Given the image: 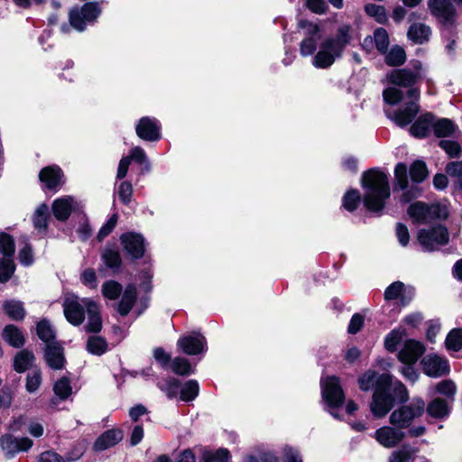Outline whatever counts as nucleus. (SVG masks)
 I'll use <instances>...</instances> for the list:
<instances>
[{
    "instance_id": "f257e3e1",
    "label": "nucleus",
    "mask_w": 462,
    "mask_h": 462,
    "mask_svg": "<svg viewBox=\"0 0 462 462\" xmlns=\"http://www.w3.org/2000/svg\"><path fill=\"white\" fill-rule=\"evenodd\" d=\"M62 307L64 316L71 325L79 326L86 319L85 330L87 332L97 333L102 329L100 305L93 299L67 294Z\"/></svg>"
},
{
    "instance_id": "f03ea898",
    "label": "nucleus",
    "mask_w": 462,
    "mask_h": 462,
    "mask_svg": "<svg viewBox=\"0 0 462 462\" xmlns=\"http://www.w3.org/2000/svg\"><path fill=\"white\" fill-rule=\"evenodd\" d=\"M409 398L407 388L400 381H393L392 375L383 374L376 381L371 402L374 416L382 418L393 407L395 401L405 402Z\"/></svg>"
},
{
    "instance_id": "7ed1b4c3",
    "label": "nucleus",
    "mask_w": 462,
    "mask_h": 462,
    "mask_svg": "<svg viewBox=\"0 0 462 462\" xmlns=\"http://www.w3.org/2000/svg\"><path fill=\"white\" fill-rule=\"evenodd\" d=\"M362 187L365 208L372 212L381 211L391 194L387 175L380 171H368L363 175Z\"/></svg>"
},
{
    "instance_id": "20e7f679",
    "label": "nucleus",
    "mask_w": 462,
    "mask_h": 462,
    "mask_svg": "<svg viewBox=\"0 0 462 462\" xmlns=\"http://www.w3.org/2000/svg\"><path fill=\"white\" fill-rule=\"evenodd\" d=\"M350 38V26H340L336 37H328L320 42L317 53L312 58V65L323 69L331 67L342 56Z\"/></svg>"
},
{
    "instance_id": "39448f33",
    "label": "nucleus",
    "mask_w": 462,
    "mask_h": 462,
    "mask_svg": "<svg viewBox=\"0 0 462 462\" xmlns=\"http://www.w3.org/2000/svg\"><path fill=\"white\" fill-rule=\"evenodd\" d=\"M407 97L409 101L405 103V106L403 107H401L397 110H393L392 108L384 109L387 117L401 127L408 125L414 119V117L417 116L419 112V89L411 88L407 93Z\"/></svg>"
},
{
    "instance_id": "423d86ee",
    "label": "nucleus",
    "mask_w": 462,
    "mask_h": 462,
    "mask_svg": "<svg viewBox=\"0 0 462 462\" xmlns=\"http://www.w3.org/2000/svg\"><path fill=\"white\" fill-rule=\"evenodd\" d=\"M425 411V402L421 398H414L408 405H402L393 411L390 415V423L393 426L404 430L411 426L412 421L420 418Z\"/></svg>"
},
{
    "instance_id": "0eeeda50",
    "label": "nucleus",
    "mask_w": 462,
    "mask_h": 462,
    "mask_svg": "<svg viewBox=\"0 0 462 462\" xmlns=\"http://www.w3.org/2000/svg\"><path fill=\"white\" fill-rule=\"evenodd\" d=\"M101 8L97 3H86L81 7L75 6L69 13L70 25L79 32H83L88 23H93L99 14Z\"/></svg>"
},
{
    "instance_id": "6e6552de",
    "label": "nucleus",
    "mask_w": 462,
    "mask_h": 462,
    "mask_svg": "<svg viewBox=\"0 0 462 462\" xmlns=\"http://www.w3.org/2000/svg\"><path fill=\"white\" fill-rule=\"evenodd\" d=\"M408 215L415 223H427L435 218L448 217V209L444 204L427 206L422 202H415L409 207Z\"/></svg>"
},
{
    "instance_id": "1a4fd4ad",
    "label": "nucleus",
    "mask_w": 462,
    "mask_h": 462,
    "mask_svg": "<svg viewBox=\"0 0 462 462\" xmlns=\"http://www.w3.org/2000/svg\"><path fill=\"white\" fill-rule=\"evenodd\" d=\"M320 384L323 401L329 408H337L343 404L345 395L337 377L322 378Z\"/></svg>"
},
{
    "instance_id": "9d476101",
    "label": "nucleus",
    "mask_w": 462,
    "mask_h": 462,
    "mask_svg": "<svg viewBox=\"0 0 462 462\" xmlns=\"http://www.w3.org/2000/svg\"><path fill=\"white\" fill-rule=\"evenodd\" d=\"M423 76L422 64L420 61H416L412 65V69H394L387 78L393 85L409 88L413 86L419 79H422Z\"/></svg>"
},
{
    "instance_id": "9b49d317",
    "label": "nucleus",
    "mask_w": 462,
    "mask_h": 462,
    "mask_svg": "<svg viewBox=\"0 0 462 462\" xmlns=\"http://www.w3.org/2000/svg\"><path fill=\"white\" fill-rule=\"evenodd\" d=\"M418 240L424 250L433 251L439 245L448 243V230L442 226H438L428 230L422 229L418 234Z\"/></svg>"
},
{
    "instance_id": "f8f14e48",
    "label": "nucleus",
    "mask_w": 462,
    "mask_h": 462,
    "mask_svg": "<svg viewBox=\"0 0 462 462\" xmlns=\"http://www.w3.org/2000/svg\"><path fill=\"white\" fill-rule=\"evenodd\" d=\"M300 26L305 30V37L300 45V55L303 57L313 55L319 40V27L318 24L307 21H300Z\"/></svg>"
},
{
    "instance_id": "ddd939ff",
    "label": "nucleus",
    "mask_w": 462,
    "mask_h": 462,
    "mask_svg": "<svg viewBox=\"0 0 462 462\" xmlns=\"http://www.w3.org/2000/svg\"><path fill=\"white\" fill-rule=\"evenodd\" d=\"M177 346L185 354L196 356L207 351V340L199 332H192L179 338Z\"/></svg>"
},
{
    "instance_id": "4468645a",
    "label": "nucleus",
    "mask_w": 462,
    "mask_h": 462,
    "mask_svg": "<svg viewBox=\"0 0 462 462\" xmlns=\"http://www.w3.org/2000/svg\"><path fill=\"white\" fill-rule=\"evenodd\" d=\"M420 365L425 374L430 377H440L449 373V365L447 359L437 354L425 356Z\"/></svg>"
},
{
    "instance_id": "2eb2a0df",
    "label": "nucleus",
    "mask_w": 462,
    "mask_h": 462,
    "mask_svg": "<svg viewBox=\"0 0 462 462\" xmlns=\"http://www.w3.org/2000/svg\"><path fill=\"white\" fill-rule=\"evenodd\" d=\"M135 132L139 138L148 142H156L162 138L161 124L154 117H142L136 124Z\"/></svg>"
},
{
    "instance_id": "dca6fc26",
    "label": "nucleus",
    "mask_w": 462,
    "mask_h": 462,
    "mask_svg": "<svg viewBox=\"0 0 462 462\" xmlns=\"http://www.w3.org/2000/svg\"><path fill=\"white\" fill-rule=\"evenodd\" d=\"M405 437L403 430L398 427L383 426L374 432L375 439L384 448L397 446Z\"/></svg>"
},
{
    "instance_id": "f3484780",
    "label": "nucleus",
    "mask_w": 462,
    "mask_h": 462,
    "mask_svg": "<svg viewBox=\"0 0 462 462\" xmlns=\"http://www.w3.org/2000/svg\"><path fill=\"white\" fill-rule=\"evenodd\" d=\"M2 450L13 457L20 451H27L32 446V440L29 438H15L11 434H5L0 438Z\"/></svg>"
},
{
    "instance_id": "a211bd4d",
    "label": "nucleus",
    "mask_w": 462,
    "mask_h": 462,
    "mask_svg": "<svg viewBox=\"0 0 462 462\" xmlns=\"http://www.w3.org/2000/svg\"><path fill=\"white\" fill-rule=\"evenodd\" d=\"M426 348L422 343L408 339L398 353V359L405 365H414L424 354Z\"/></svg>"
},
{
    "instance_id": "6ab92c4d",
    "label": "nucleus",
    "mask_w": 462,
    "mask_h": 462,
    "mask_svg": "<svg viewBox=\"0 0 462 462\" xmlns=\"http://www.w3.org/2000/svg\"><path fill=\"white\" fill-rule=\"evenodd\" d=\"M121 243L125 251L133 258H141L144 254V239L135 233H126L121 236Z\"/></svg>"
},
{
    "instance_id": "aec40b11",
    "label": "nucleus",
    "mask_w": 462,
    "mask_h": 462,
    "mask_svg": "<svg viewBox=\"0 0 462 462\" xmlns=\"http://www.w3.org/2000/svg\"><path fill=\"white\" fill-rule=\"evenodd\" d=\"M78 203L70 196H62L53 200L51 209L53 216L59 221L67 220L71 212L77 208Z\"/></svg>"
},
{
    "instance_id": "412c9836",
    "label": "nucleus",
    "mask_w": 462,
    "mask_h": 462,
    "mask_svg": "<svg viewBox=\"0 0 462 462\" xmlns=\"http://www.w3.org/2000/svg\"><path fill=\"white\" fill-rule=\"evenodd\" d=\"M430 13L438 19L448 23L455 14V9L449 0H429Z\"/></svg>"
},
{
    "instance_id": "4be33fe9",
    "label": "nucleus",
    "mask_w": 462,
    "mask_h": 462,
    "mask_svg": "<svg viewBox=\"0 0 462 462\" xmlns=\"http://www.w3.org/2000/svg\"><path fill=\"white\" fill-rule=\"evenodd\" d=\"M44 357L48 365L52 369L63 368L65 363L63 347L58 342L46 346Z\"/></svg>"
},
{
    "instance_id": "5701e85b",
    "label": "nucleus",
    "mask_w": 462,
    "mask_h": 462,
    "mask_svg": "<svg viewBox=\"0 0 462 462\" xmlns=\"http://www.w3.org/2000/svg\"><path fill=\"white\" fill-rule=\"evenodd\" d=\"M39 178L45 186L50 189H57L63 184V174L60 168L57 166H48L43 168Z\"/></svg>"
},
{
    "instance_id": "b1692460",
    "label": "nucleus",
    "mask_w": 462,
    "mask_h": 462,
    "mask_svg": "<svg viewBox=\"0 0 462 462\" xmlns=\"http://www.w3.org/2000/svg\"><path fill=\"white\" fill-rule=\"evenodd\" d=\"M434 116L430 113L420 116L411 126V134L415 137H425L432 130Z\"/></svg>"
},
{
    "instance_id": "393cba45",
    "label": "nucleus",
    "mask_w": 462,
    "mask_h": 462,
    "mask_svg": "<svg viewBox=\"0 0 462 462\" xmlns=\"http://www.w3.org/2000/svg\"><path fill=\"white\" fill-rule=\"evenodd\" d=\"M137 298L136 287L129 284L125 289L122 298L117 305V311L122 316H126L132 310Z\"/></svg>"
},
{
    "instance_id": "a878e982",
    "label": "nucleus",
    "mask_w": 462,
    "mask_h": 462,
    "mask_svg": "<svg viewBox=\"0 0 462 462\" xmlns=\"http://www.w3.org/2000/svg\"><path fill=\"white\" fill-rule=\"evenodd\" d=\"M123 439L121 430H110L104 432L95 442L96 450H105L115 446Z\"/></svg>"
},
{
    "instance_id": "bb28decb",
    "label": "nucleus",
    "mask_w": 462,
    "mask_h": 462,
    "mask_svg": "<svg viewBox=\"0 0 462 462\" xmlns=\"http://www.w3.org/2000/svg\"><path fill=\"white\" fill-rule=\"evenodd\" d=\"M430 28L424 23H414L408 31V38L416 44H423L429 41Z\"/></svg>"
},
{
    "instance_id": "cd10ccee",
    "label": "nucleus",
    "mask_w": 462,
    "mask_h": 462,
    "mask_svg": "<svg viewBox=\"0 0 462 462\" xmlns=\"http://www.w3.org/2000/svg\"><path fill=\"white\" fill-rule=\"evenodd\" d=\"M432 130L437 137H447L452 135L456 131V125L448 118H433Z\"/></svg>"
},
{
    "instance_id": "c85d7f7f",
    "label": "nucleus",
    "mask_w": 462,
    "mask_h": 462,
    "mask_svg": "<svg viewBox=\"0 0 462 462\" xmlns=\"http://www.w3.org/2000/svg\"><path fill=\"white\" fill-rule=\"evenodd\" d=\"M49 207L46 204H41L34 211L32 220L35 229L40 232H45L48 226Z\"/></svg>"
},
{
    "instance_id": "c756f323",
    "label": "nucleus",
    "mask_w": 462,
    "mask_h": 462,
    "mask_svg": "<svg viewBox=\"0 0 462 462\" xmlns=\"http://www.w3.org/2000/svg\"><path fill=\"white\" fill-rule=\"evenodd\" d=\"M5 313L12 319L21 320L25 316V310L22 301L10 300L4 303Z\"/></svg>"
},
{
    "instance_id": "7c9ffc66",
    "label": "nucleus",
    "mask_w": 462,
    "mask_h": 462,
    "mask_svg": "<svg viewBox=\"0 0 462 462\" xmlns=\"http://www.w3.org/2000/svg\"><path fill=\"white\" fill-rule=\"evenodd\" d=\"M5 340L14 347H20L24 344V337L19 328L14 325H8L3 331Z\"/></svg>"
},
{
    "instance_id": "2f4dec72",
    "label": "nucleus",
    "mask_w": 462,
    "mask_h": 462,
    "mask_svg": "<svg viewBox=\"0 0 462 462\" xmlns=\"http://www.w3.org/2000/svg\"><path fill=\"white\" fill-rule=\"evenodd\" d=\"M428 413L435 418H444L449 412V404L447 401L436 398L427 407Z\"/></svg>"
},
{
    "instance_id": "473e14b6",
    "label": "nucleus",
    "mask_w": 462,
    "mask_h": 462,
    "mask_svg": "<svg viewBox=\"0 0 462 462\" xmlns=\"http://www.w3.org/2000/svg\"><path fill=\"white\" fill-rule=\"evenodd\" d=\"M406 336V331L403 328L399 327L389 332L384 338V346L389 352H395L397 346L402 339Z\"/></svg>"
},
{
    "instance_id": "72a5a7b5",
    "label": "nucleus",
    "mask_w": 462,
    "mask_h": 462,
    "mask_svg": "<svg viewBox=\"0 0 462 462\" xmlns=\"http://www.w3.org/2000/svg\"><path fill=\"white\" fill-rule=\"evenodd\" d=\"M199 383L196 380H189L180 389V399L183 402H191L199 395Z\"/></svg>"
},
{
    "instance_id": "f704fd0d",
    "label": "nucleus",
    "mask_w": 462,
    "mask_h": 462,
    "mask_svg": "<svg viewBox=\"0 0 462 462\" xmlns=\"http://www.w3.org/2000/svg\"><path fill=\"white\" fill-rule=\"evenodd\" d=\"M33 360H34V356L32 355V353H31L27 350H23V351L19 352L14 357V370L18 373L24 372L25 370H27L30 367V365L32 364Z\"/></svg>"
},
{
    "instance_id": "c9c22d12",
    "label": "nucleus",
    "mask_w": 462,
    "mask_h": 462,
    "mask_svg": "<svg viewBox=\"0 0 462 462\" xmlns=\"http://www.w3.org/2000/svg\"><path fill=\"white\" fill-rule=\"evenodd\" d=\"M88 351L96 356H101L107 350V343L100 336H91L87 341Z\"/></svg>"
},
{
    "instance_id": "e433bc0d",
    "label": "nucleus",
    "mask_w": 462,
    "mask_h": 462,
    "mask_svg": "<svg viewBox=\"0 0 462 462\" xmlns=\"http://www.w3.org/2000/svg\"><path fill=\"white\" fill-rule=\"evenodd\" d=\"M406 60V54L404 50L400 46H393L385 54V62L389 66H400Z\"/></svg>"
},
{
    "instance_id": "4c0bfd02",
    "label": "nucleus",
    "mask_w": 462,
    "mask_h": 462,
    "mask_svg": "<svg viewBox=\"0 0 462 462\" xmlns=\"http://www.w3.org/2000/svg\"><path fill=\"white\" fill-rule=\"evenodd\" d=\"M123 291L122 285L116 281H106L102 284L101 291L103 296L110 300L118 299Z\"/></svg>"
},
{
    "instance_id": "58836bf2",
    "label": "nucleus",
    "mask_w": 462,
    "mask_h": 462,
    "mask_svg": "<svg viewBox=\"0 0 462 462\" xmlns=\"http://www.w3.org/2000/svg\"><path fill=\"white\" fill-rule=\"evenodd\" d=\"M159 388L166 393V395L172 399L180 393V383L178 379L168 378L158 383Z\"/></svg>"
},
{
    "instance_id": "ea45409f",
    "label": "nucleus",
    "mask_w": 462,
    "mask_h": 462,
    "mask_svg": "<svg viewBox=\"0 0 462 462\" xmlns=\"http://www.w3.org/2000/svg\"><path fill=\"white\" fill-rule=\"evenodd\" d=\"M173 373L179 375H189L194 373L189 360L184 357H176L172 360L171 365Z\"/></svg>"
},
{
    "instance_id": "a19ab883",
    "label": "nucleus",
    "mask_w": 462,
    "mask_h": 462,
    "mask_svg": "<svg viewBox=\"0 0 462 462\" xmlns=\"http://www.w3.org/2000/svg\"><path fill=\"white\" fill-rule=\"evenodd\" d=\"M36 331L38 337L46 343V346L54 342V331L49 321L41 320L37 324Z\"/></svg>"
},
{
    "instance_id": "79ce46f5",
    "label": "nucleus",
    "mask_w": 462,
    "mask_h": 462,
    "mask_svg": "<svg viewBox=\"0 0 462 462\" xmlns=\"http://www.w3.org/2000/svg\"><path fill=\"white\" fill-rule=\"evenodd\" d=\"M42 382V373L39 369L30 371L26 375L25 389L28 393H35Z\"/></svg>"
},
{
    "instance_id": "37998d69",
    "label": "nucleus",
    "mask_w": 462,
    "mask_h": 462,
    "mask_svg": "<svg viewBox=\"0 0 462 462\" xmlns=\"http://www.w3.org/2000/svg\"><path fill=\"white\" fill-rule=\"evenodd\" d=\"M231 456L227 449L219 448L216 451H205L203 453L204 462H230Z\"/></svg>"
},
{
    "instance_id": "c03bdc74",
    "label": "nucleus",
    "mask_w": 462,
    "mask_h": 462,
    "mask_svg": "<svg viewBox=\"0 0 462 462\" xmlns=\"http://www.w3.org/2000/svg\"><path fill=\"white\" fill-rule=\"evenodd\" d=\"M416 449L407 446L392 453L389 462H412V456L416 453Z\"/></svg>"
},
{
    "instance_id": "a18cd8bd",
    "label": "nucleus",
    "mask_w": 462,
    "mask_h": 462,
    "mask_svg": "<svg viewBox=\"0 0 462 462\" xmlns=\"http://www.w3.org/2000/svg\"><path fill=\"white\" fill-rule=\"evenodd\" d=\"M446 346L449 351H458L462 347V329L451 330L446 338Z\"/></svg>"
},
{
    "instance_id": "49530a36",
    "label": "nucleus",
    "mask_w": 462,
    "mask_h": 462,
    "mask_svg": "<svg viewBox=\"0 0 462 462\" xmlns=\"http://www.w3.org/2000/svg\"><path fill=\"white\" fill-rule=\"evenodd\" d=\"M14 272V263L13 256H4L0 259V282H5L9 280Z\"/></svg>"
},
{
    "instance_id": "de8ad7c7",
    "label": "nucleus",
    "mask_w": 462,
    "mask_h": 462,
    "mask_svg": "<svg viewBox=\"0 0 462 462\" xmlns=\"http://www.w3.org/2000/svg\"><path fill=\"white\" fill-rule=\"evenodd\" d=\"M410 175L414 182H421L428 175L426 164L423 162L417 161L410 167Z\"/></svg>"
},
{
    "instance_id": "09e8293b",
    "label": "nucleus",
    "mask_w": 462,
    "mask_h": 462,
    "mask_svg": "<svg viewBox=\"0 0 462 462\" xmlns=\"http://www.w3.org/2000/svg\"><path fill=\"white\" fill-rule=\"evenodd\" d=\"M381 374H377L375 372L367 371L358 380L359 387L363 391H368L370 389H376V381Z\"/></svg>"
},
{
    "instance_id": "8fccbe9b",
    "label": "nucleus",
    "mask_w": 462,
    "mask_h": 462,
    "mask_svg": "<svg viewBox=\"0 0 462 462\" xmlns=\"http://www.w3.org/2000/svg\"><path fill=\"white\" fill-rule=\"evenodd\" d=\"M53 391L60 400H65L71 394L72 388L67 378H61L55 383Z\"/></svg>"
},
{
    "instance_id": "3c124183",
    "label": "nucleus",
    "mask_w": 462,
    "mask_h": 462,
    "mask_svg": "<svg viewBox=\"0 0 462 462\" xmlns=\"http://www.w3.org/2000/svg\"><path fill=\"white\" fill-rule=\"evenodd\" d=\"M104 263L109 268H118L121 264L120 254L114 249H105L102 254Z\"/></svg>"
},
{
    "instance_id": "603ef678",
    "label": "nucleus",
    "mask_w": 462,
    "mask_h": 462,
    "mask_svg": "<svg viewBox=\"0 0 462 462\" xmlns=\"http://www.w3.org/2000/svg\"><path fill=\"white\" fill-rule=\"evenodd\" d=\"M374 41L376 49L380 52H386L389 45V38L387 32L383 28H378L374 32Z\"/></svg>"
},
{
    "instance_id": "864d4df0",
    "label": "nucleus",
    "mask_w": 462,
    "mask_h": 462,
    "mask_svg": "<svg viewBox=\"0 0 462 462\" xmlns=\"http://www.w3.org/2000/svg\"><path fill=\"white\" fill-rule=\"evenodd\" d=\"M365 12L369 16L374 17L380 23H383L387 20L385 9L381 5L369 4L365 5Z\"/></svg>"
},
{
    "instance_id": "5fc2aeb1",
    "label": "nucleus",
    "mask_w": 462,
    "mask_h": 462,
    "mask_svg": "<svg viewBox=\"0 0 462 462\" xmlns=\"http://www.w3.org/2000/svg\"><path fill=\"white\" fill-rule=\"evenodd\" d=\"M360 201L358 190H348L343 198V206L348 211H354Z\"/></svg>"
},
{
    "instance_id": "6e6d98bb",
    "label": "nucleus",
    "mask_w": 462,
    "mask_h": 462,
    "mask_svg": "<svg viewBox=\"0 0 462 462\" xmlns=\"http://www.w3.org/2000/svg\"><path fill=\"white\" fill-rule=\"evenodd\" d=\"M394 177L401 189L404 190L408 188L407 167L404 163H398L395 166Z\"/></svg>"
},
{
    "instance_id": "4d7b16f0",
    "label": "nucleus",
    "mask_w": 462,
    "mask_h": 462,
    "mask_svg": "<svg viewBox=\"0 0 462 462\" xmlns=\"http://www.w3.org/2000/svg\"><path fill=\"white\" fill-rule=\"evenodd\" d=\"M383 101L388 105H395L402 98V92L395 87H389L383 92Z\"/></svg>"
},
{
    "instance_id": "13d9d810",
    "label": "nucleus",
    "mask_w": 462,
    "mask_h": 462,
    "mask_svg": "<svg viewBox=\"0 0 462 462\" xmlns=\"http://www.w3.org/2000/svg\"><path fill=\"white\" fill-rule=\"evenodd\" d=\"M0 252L4 256H13L14 253V243L7 234L0 235Z\"/></svg>"
},
{
    "instance_id": "bf43d9fd",
    "label": "nucleus",
    "mask_w": 462,
    "mask_h": 462,
    "mask_svg": "<svg viewBox=\"0 0 462 462\" xmlns=\"http://www.w3.org/2000/svg\"><path fill=\"white\" fill-rule=\"evenodd\" d=\"M117 194L124 204L130 203L133 195L132 184L129 181L121 182L117 188Z\"/></svg>"
},
{
    "instance_id": "052dcab7",
    "label": "nucleus",
    "mask_w": 462,
    "mask_h": 462,
    "mask_svg": "<svg viewBox=\"0 0 462 462\" xmlns=\"http://www.w3.org/2000/svg\"><path fill=\"white\" fill-rule=\"evenodd\" d=\"M128 157H131V162L134 161L139 164L144 165L146 170H149L150 163L147 159L144 150L139 146L134 147Z\"/></svg>"
},
{
    "instance_id": "680f3d73",
    "label": "nucleus",
    "mask_w": 462,
    "mask_h": 462,
    "mask_svg": "<svg viewBox=\"0 0 462 462\" xmlns=\"http://www.w3.org/2000/svg\"><path fill=\"white\" fill-rule=\"evenodd\" d=\"M404 284L401 282H394L389 285L384 291V298L387 300H395L402 295Z\"/></svg>"
},
{
    "instance_id": "e2e57ef3",
    "label": "nucleus",
    "mask_w": 462,
    "mask_h": 462,
    "mask_svg": "<svg viewBox=\"0 0 462 462\" xmlns=\"http://www.w3.org/2000/svg\"><path fill=\"white\" fill-rule=\"evenodd\" d=\"M439 146L449 157H458L461 153V147L457 142L442 140L439 142Z\"/></svg>"
},
{
    "instance_id": "0e129e2a",
    "label": "nucleus",
    "mask_w": 462,
    "mask_h": 462,
    "mask_svg": "<svg viewBox=\"0 0 462 462\" xmlns=\"http://www.w3.org/2000/svg\"><path fill=\"white\" fill-rule=\"evenodd\" d=\"M80 279L82 283L90 289H96L97 287V275L93 269H86L81 273Z\"/></svg>"
},
{
    "instance_id": "69168bd1",
    "label": "nucleus",
    "mask_w": 462,
    "mask_h": 462,
    "mask_svg": "<svg viewBox=\"0 0 462 462\" xmlns=\"http://www.w3.org/2000/svg\"><path fill=\"white\" fill-rule=\"evenodd\" d=\"M437 391L448 397H453L456 393V385L450 380H444L437 384Z\"/></svg>"
},
{
    "instance_id": "338daca9",
    "label": "nucleus",
    "mask_w": 462,
    "mask_h": 462,
    "mask_svg": "<svg viewBox=\"0 0 462 462\" xmlns=\"http://www.w3.org/2000/svg\"><path fill=\"white\" fill-rule=\"evenodd\" d=\"M13 401V393L9 386L0 388V410L8 408Z\"/></svg>"
},
{
    "instance_id": "774afa93",
    "label": "nucleus",
    "mask_w": 462,
    "mask_h": 462,
    "mask_svg": "<svg viewBox=\"0 0 462 462\" xmlns=\"http://www.w3.org/2000/svg\"><path fill=\"white\" fill-rule=\"evenodd\" d=\"M282 459L283 462H302L300 452L291 447H285L283 448Z\"/></svg>"
}]
</instances>
